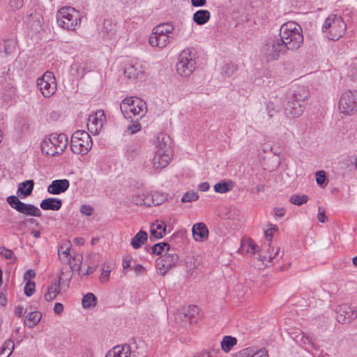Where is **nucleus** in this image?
Wrapping results in <instances>:
<instances>
[{
	"instance_id": "obj_1",
	"label": "nucleus",
	"mask_w": 357,
	"mask_h": 357,
	"mask_svg": "<svg viewBox=\"0 0 357 357\" xmlns=\"http://www.w3.org/2000/svg\"><path fill=\"white\" fill-rule=\"evenodd\" d=\"M155 153L152 160L153 167L161 169L168 165L172 154V139L165 132L158 133L155 141Z\"/></svg>"
},
{
	"instance_id": "obj_2",
	"label": "nucleus",
	"mask_w": 357,
	"mask_h": 357,
	"mask_svg": "<svg viewBox=\"0 0 357 357\" xmlns=\"http://www.w3.org/2000/svg\"><path fill=\"white\" fill-rule=\"evenodd\" d=\"M280 39L287 50H298L303 44L301 27L294 22L283 24L280 29Z\"/></svg>"
},
{
	"instance_id": "obj_3",
	"label": "nucleus",
	"mask_w": 357,
	"mask_h": 357,
	"mask_svg": "<svg viewBox=\"0 0 357 357\" xmlns=\"http://www.w3.org/2000/svg\"><path fill=\"white\" fill-rule=\"evenodd\" d=\"M309 92L305 87H297L284 107L286 116L293 118L300 116L304 112Z\"/></svg>"
},
{
	"instance_id": "obj_4",
	"label": "nucleus",
	"mask_w": 357,
	"mask_h": 357,
	"mask_svg": "<svg viewBox=\"0 0 357 357\" xmlns=\"http://www.w3.org/2000/svg\"><path fill=\"white\" fill-rule=\"evenodd\" d=\"M68 144L67 136L63 134L52 133L41 142V150L47 155L55 156L61 154Z\"/></svg>"
},
{
	"instance_id": "obj_5",
	"label": "nucleus",
	"mask_w": 357,
	"mask_h": 357,
	"mask_svg": "<svg viewBox=\"0 0 357 357\" xmlns=\"http://www.w3.org/2000/svg\"><path fill=\"white\" fill-rule=\"evenodd\" d=\"M120 109L126 119H132V116L142 118L147 110L146 102L137 97L123 99L120 104Z\"/></svg>"
},
{
	"instance_id": "obj_6",
	"label": "nucleus",
	"mask_w": 357,
	"mask_h": 357,
	"mask_svg": "<svg viewBox=\"0 0 357 357\" xmlns=\"http://www.w3.org/2000/svg\"><path fill=\"white\" fill-rule=\"evenodd\" d=\"M346 26V24L341 17L331 15L325 20L322 26V31L328 39L337 40L344 34Z\"/></svg>"
},
{
	"instance_id": "obj_7",
	"label": "nucleus",
	"mask_w": 357,
	"mask_h": 357,
	"mask_svg": "<svg viewBox=\"0 0 357 357\" xmlns=\"http://www.w3.org/2000/svg\"><path fill=\"white\" fill-rule=\"evenodd\" d=\"M195 54L190 48L183 50L178 55L176 70L181 77H189L196 68Z\"/></svg>"
},
{
	"instance_id": "obj_8",
	"label": "nucleus",
	"mask_w": 357,
	"mask_h": 357,
	"mask_svg": "<svg viewBox=\"0 0 357 357\" xmlns=\"http://www.w3.org/2000/svg\"><path fill=\"white\" fill-rule=\"evenodd\" d=\"M80 21L78 11L70 6L63 7L56 13L57 24L64 29L75 30Z\"/></svg>"
},
{
	"instance_id": "obj_9",
	"label": "nucleus",
	"mask_w": 357,
	"mask_h": 357,
	"mask_svg": "<svg viewBox=\"0 0 357 357\" xmlns=\"http://www.w3.org/2000/svg\"><path fill=\"white\" fill-rule=\"evenodd\" d=\"M287 51L280 38H270L266 40L261 49V54L264 59L269 62L278 60L280 56L285 54Z\"/></svg>"
},
{
	"instance_id": "obj_10",
	"label": "nucleus",
	"mask_w": 357,
	"mask_h": 357,
	"mask_svg": "<svg viewBox=\"0 0 357 357\" xmlns=\"http://www.w3.org/2000/svg\"><path fill=\"white\" fill-rule=\"evenodd\" d=\"M93 145L89 134L84 130H77L71 137L70 149L74 153L84 155Z\"/></svg>"
},
{
	"instance_id": "obj_11",
	"label": "nucleus",
	"mask_w": 357,
	"mask_h": 357,
	"mask_svg": "<svg viewBox=\"0 0 357 357\" xmlns=\"http://www.w3.org/2000/svg\"><path fill=\"white\" fill-rule=\"evenodd\" d=\"M340 112L345 115H352L357 111V91H347L343 93L339 100Z\"/></svg>"
},
{
	"instance_id": "obj_12",
	"label": "nucleus",
	"mask_w": 357,
	"mask_h": 357,
	"mask_svg": "<svg viewBox=\"0 0 357 357\" xmlns=\"http://www.w3.org/2000/svg\"><path fill=\"white\" fill-rule=\"evenodd\" d=\"M37 86L45 98L51 97L56 90L54 74L50 71H46L42 77L38 78Z\"/></svg>"
},
{
	"instance_id": "obj_13",
	"label": "nucleus",
	"mask_w": 357,
	"mask_h": 357,
	"mask_svg": "<svg viewBox=\"0 0 357 357\" xmlns=\"http://www.w3.org/2000/svg\"><path fill=\"white\" fill-rule=\"evenodd\" d=\"M8 204L17 211L26 215L40 217L41 211L36 206L31 204H25L21 202L17 197L11 195L7 197Z\"/></svg>"
},
{
	"instance_id": "obj_14",
	"label": "nucleus",
	"mask_w": 357,
	"mask_h": 357,
	"mask_svg": "<svg viewBox=\"0 0 357 357\" xmlns=\"http://www.w3.org/2000/svg\"><path fill=\"white\" fill-rule=\"evenodd\" d=\"M178 261V256L175 253L167 252L160 256L156 260V266L159 273L161 275H165L169 269L176 266Z\"/></svg>"
},
{
	"instance_id": "obj_15",
	"label": "nucleus",
	"mask_w": 357,
	"mask_h": 357,
	"mask_svg": "<svg viewBox=\"0 0 357 357\" xmlns=\"http://www.w3.org/2000/svg\"><path fill=\"white\" fill-rule=\"evenodd\" d=\"M70 242H66L59 245L58 248L59 259L63 264H68L72 269L80 271L82 257H78V264H73L70 254Z\"/></svg>"
},
{
	"instance_id": "obj_16",
	"label": "nucleus",
	"mask_w": 357,
	"mask_h": 357,
	"mask_svg": "<svg viewBox=\"0 0 357 357\" xmlns=\"http://www.w3.org/2000/svg\"><path fill=\"white\" fill-rule=\"evenodd\" d=\"M336 319L340 324H349L357 317V312L347 304L337 306L336 309Z\"/></svg>"
},
{
	"instance_id": "obj_17",
	"label": "nucleus",
	"mask_w": 357,
	"mask_h": 357,
	"mask_svg": "<svg viewBox=\"0 0 357 357\" xmlns=\"http://www.w3.org/2000/svg\"><path fill=\"white\" fill-rule=\"evenodd\" d=\"M105 121V115L102 110H98L89 116L88 119V130L94 135L99 134Z\"/></svg>"
},
{
	"instance_id": "obj_18",
	"label": "nucleus",
	"mask_w": 357,
	"mask_h": 357,
	"mask_svg": "<svg viewBox=\"0 0 357 357\" xmlns=\"http://www.w3.org/2000/svg\"><path fill=\"white\" fill-rule=\"evenodd\" d=\"M143 74V66L137 61H132L124 69V75L130 79H136L142 77Z\"/></svg>"
},
{
	"instance_id": "obj_19",
	"label": "nucleus",
	"mask_w": 357,
	"mask_h": 357,
	"mask_svg": "<svg viewBox=\"0 0 357 357\" xmlns=\"http://www.w3.org/2000/svg\"><path fill=\"white\" fill-rule=\"evenodd\" d=\"M142 196L144 197V198H142L140 201H138L137 198L133 199V202L135 203V204L145 205L148 206H150L151 205L156 206L160 205L166 199L165 195L160 194L158 192L147 195H143Z\"/></svg>"
},
{
	"instance_id": "obj_20",
	"label": "nucleus",
	"mask_w": 357,
	"mask_h": 357,
	"mask_svg": "<svg viewBox=\"0 0 357 357\" xmlns=\"http://www.w3.org/2000/svg\"><path fill=\"white\" fill-rule=\"evenodd\" d=\"M69 186V181L66 178L54 180L47 187V192L52 195H59L66 192Z\"/></svg>"
},
{
	"instance_id": "obj_21",
	"label": "nucleus",
	"mask_w": 357,
	"mask_h": 357,
	"mask_svg": "<svg viewBox=\"0 0 357 357\" xmlns=\"http://www.w3.org/2000/svg\"><path fill=\"white\" fill-rule=\"evenodd\" d=\"M131 349L129 344L116 345L109 350L105 357H130Z\"/></svg>"
},
{
	"instance_id": "obj_22",
	"label": "nucleus",
	"mask_w": 357,
	"mask_h": 357,
	"mask_svg": "<svg viewBox=\"0 0 357 357\" xmlns=\"http://www.w3.org/2000/svg\"><path fill=\"white\" fill-rule=\"evenodd\" d=\"M192 231L193 238L197 241H203L208 236V228L203 222L195 224L192 227Z\"/></svg>"
},
{
	"instance_id": "obj_23",
	"label": "nucleus",
	"mask_w": 357,
	"mask_h": 357,
	"mask_svg": "<svg viewBox=\"0 0 357 357\" xmlns=\"http://www.w3.org/2000/svg\"><path fill=\"white\" fill-rule=\"evenodd\" d=\"M171 38L169 35H157L152 33L149 37V44L152 47H158L163 48L166 47L171 41Z\"/></svg>"
},
{
	"instance_id": "obj_24",
	"label": "nucleus",
	"mask_w": 357,
	"mask_h": 357,
	"mask_svg": "<svg viewBox=\"0 0 357 357\" xmlns=\"http://www.w3.org/2000/svg\"><path fill=\"white\" fill-rule=\"evenodd\" d=\"M62 206V200L59 198L50 197L43 199L40 206L43 210L58 211Z\"/></svg>"
},
{
	"instance_id": "obj_25",
	"label": "nucleus",
	"mask_w": 357,
	"mask_h": 357,
	"mask_svg": "<svg viewBox=\"0 0 357 357\" xmlns=\"http://www.w3.org/2000/svg\"><path fill=\"white\" fill-rule=\"evenodd\" d=\"M34 182L33 180H27L18 185L17 195L21 198L29 196L33 190Z\"/></svg>"
},
{
	"instance_id": "obj_26",
	"label": "nucleus",
	"mask_w": 357,
	"mask_h": 357,
	"mask_svg": "<svg viewBox=\"0 0 357 357\" xmlns=\"http://www.w3.org/2000/svg\"><path fill=\"white\" fill-rule=\"evenodd\" d=\"M61 277L59 276L57 282H54V284L47 287V291L45 294V298L47 301H52L61 292Z\"/></svg>"
},
{
	"instance_id": "obj_27",
	"label": "nucleus",
	"mask_w": 357,
	"mask_h": 357,
	"mask_svg": "<svg viewBox=\"0 0 357 357\" xmlns=\"http://www.w3.org/2000/svg\"><path fill=\"white\" fill-rule=\"evenodd\" d=\"M166 225L161 222L160 224H153L151 228V241H155L158 238H161L165 234Z\"/></svg>"
},
{
	"instance_id": "obj_28",
	"label": "nucleus",
	"mask_w": 357,
	"mask_h": 357,
	"mask_svg": "<svg viewBox=\"0 0 357 357\" xmlns=\"http://www.w3.org/2000/svg\"><path fill=\"white\" fill-rule=\"evenodd\" d=\"M210 17L211 13L208 10H199L193 14L192 20L197 25H203L208 22Z\"/></svg>"
},
{
	"instance_id": "obj_29",
	"label": "nucleus",
	"mask_w": 357,
	"mask_h": 357,
	"mask_svg": "<svg viewBox=\"0 0 357 357\" xmlns=\"http://www.w3.org/2000/svg\"><path fill=\"white\" fill-rule=\"evenodd\" d=\"M147 239V233L143 230H140L132 238L130 244L134 249L137 250L141 248V246L146 242Z\"/></svg>"
},
{
	"instance_id": "obj_30",
	"label": "nucleus",
	"mask_w": 357,
	"mask_h": 357,
	"mask_svg": "<svg viewBox=\"0 0 357 357\" xmlns=\"http://www.w3.org/2000/svg\"><path fill=\"white\" fill-rule=\"evenodd\" d=\"M116 24L112 22L111 20H105L103 22V27L102 29L104 37L112 39L116 34Z\"/></svg>"
},
{
	"instance_id": "obj_31",
	"label": "nucleus",
	"mask_w": 357,
	"mask_h": 357,
	"mask_svg": "<svg viewBox=\"0 0 357 357\" xmlns=\"http://www.w3.org/2000/svg\"><path fill=\"white\" fill-rule=\"evenodd\" d=\"M42 315L40 312L34 311L29 312L25 317L24 324L29 328H33L40 321Z\"/></svg>"
},
{
	"instance_id": "obj_32",
	"label": "nucleus",
	"mask_w": 357,
	"mask_h": 357,
	"mask_svg": "<svg viewBox=\"0 0 357 357\" xmlns=\"http://www.w3.org/2000/svg\"><path fill=\"white\" fill-rule=\"evenodd\" d=\"M174 31V26L169 23L160 24L153 28L152 33L157 35H169Z\"/></svg>"
},
{
	"instance_id": "obj_33",
	"label": "nucleus",
	"mask_w": 357,
	"mask_h": 357,
	"mask_svg": "<svg viewBox=\"0 0 357 357\" xmlns=\"http://www.w3.org/2000/svg\"><path fill=\"white\" fill-rule=\"evenodd\" d=\"M97 305V298L93 293H87L82 298L84 308H92Z\"/></svg>"
},
{
	"instance_id": "obj_34",
	"label": "nucleus",
	"mask_w": 357,
	"mask_h": 357,
	"mask_svg": "<svg viewBox=\"0 0 357 357\" xmlns=\"http://www.w3.org/2000/svg\"><path fill=\"white\" fill-rule=\"evenodd\" d=\"M237 343V340L231 336H225L221 342L222 349L225 352H229L232 347Z\"/></svg>"
},
{
	"instance_id": "obj_35",
	"label": "nucleus",
	"mask_w": 357,
	"mask_h": 357,
	"mask_svg": "<svg viewBox=\"0 0 357 357\" xmlns=\"http://www.w3.org/2000/svg\"><path fill=\"white\" fill-rule=\"evenodd\" d=\"M234 184L233 182L229 181H222L216 183L214 185V190L216 192L219 193H225L229 192L233 188Z\"/></svg>"
},
{
	"instance_id": "obj_36",
	"label": "nucleus",
	"mask_w": 357,
	"mask_h": 357,
	"mask_svg": "<svg viewBox=\"0 0 357 357\" xmlns=\"http://www.w3.org/2000/svg\"><path fill=\"white\" fill-rule=\"evenodd\" d=\"M140 146L137 143H132L126 146V155L128 160H133L139 153Z\"/></svg>"
},
{
	"instance_id": "obj_37",
	"label": "nucleus",
	"mask_w": 357,
	"mask_h": 357,
	"mask_svg": "<svg viewBox=\"0 0 357 357\" xmlns=\"http://www.w3.org/2000/svg\"><path fill=\"white\" fill-rule=\"evenodd\" d=\"M299 342L301 345L305 349L309 350L311 348H316V344L314 343L313 340L309 335H305L302 333L300 340H296Z\"/></svg>"
},
{
	"instance_id": "obj_38",
	"label": "nucleus",
	"mask_w": 357,
	"mask_h": 357,
	"mask_svg": "<svg viewBox=\"0 0 357 357\" xmlns=\"http://www.w3.org/2000/svg\"><path fill=\"white\" fill-rule=\"evenodd\" d=\"M14 349V342L12 340L6 341L0 349V357H8Z\"/></svg>"
},
{
	"instance_id": "obj_39",
	"label": "nucleus",
	"mask_w": 357,
	"mask_h": 357,
	"mask_svg": "<svg viewBox=\"0 0 357 357\" xmlns=\"http://www.w3.org/2000/svg\"><path fill=\"white\" fill-rule=\"evenodd\" d=\"M308 200V197L305 195H293L289 198V202L291 204L301 206L303 204H305Z\"/></svg>"
},
{
	"instance_id": "obj_40",
	"label": "nucleus",
	"mask_w": 357,
	"mask_h": 357,
	"mask_svg": "<svg viewBox=\"0 0 357 357\" xmlns=\"http://www.w3.org/2000/svg\"><path fill=\"white\" fill-rule=\"evenodd\" d=\"M165 250L167 252H169L170 250L169 244L165 242L156 243L152 247V252L157 255H161Z\"/></svg>"
},
{
	"instance_id": "obj_41",
	"label": "nucleus",
	"mask_w": 357,
	"mask_h": 357,
	"mask_svg": "<svg viewBox=\"0 0 357 357\" xmlns=\"http://www.w3.org/2000/svg\"><path fill=\"white\" fill-rule=\"evenodd\" d=\"M199 199V195L194 191H188L184 194L181 199L182 202H190L197 201Z\"/></svg>"
},
{
	"instance_id": "obj_42",
	"label": "nucleus",
	"mask_w": 357,
	"mask_h": 357,
	"mask_svg": "<svg viewBox=\"0 0 357 357\" xmlns=\"http://www.w3.org/2000/svg\"><path fill=\"white\" fill-rule=\"evenodd\" d=\"M111 273V268L109 266L104 264L102 268V273L100 276V281L102 283L107 282L109 278V274Z\"/></svg>"
},
{
	"instance_id": "obj_43",
	"label": "nucleus",
	"mask_w": 357,
	"mask_h": 357,
	"mask_svg": "<svg viewBox=\"0 0 357 357\" xmlns=\"http://www.w3.org/2000/svg\"><path fill=\"white\" fill-rule=\"evenodd\" d=\"M35 291V282L28 281L24 287V294L27 296H31Z\"/></svg>"
},
{
	"instance_id": "obj_44",
	"label": "nucleus",
	"mask_w": 357,
	"mask_h": 357,
	"mask_svg": "<svg viewBox=\"0 0 357 357\" xmlns=\"http://www.w3.org/2000/svg\"><path fill=\"white\" fill-rule=\"evenodd\" d=\"M0 254L6 259H10L14 256V253L11 250L7 249L4 247L0 248Z\"/></svg>"
},
{
	"instance_id": "obj_45",
	"label": "nucleus",
	"mask_w": 357,
	"mask_h": 357,
	"mask_svg": "<svg viewBox=\"0 0 357 357\" xmlns=\"http://www.w3.org/2000/svg\"><path fill=\"white\" fill-rule=\"evenodd\" d=\"M250 357H268L266 351L264 349H259L255 351L251 348Z\"/></svg>"
},
{
	"instance_id": "obj_46",
	"label": "nucleus",
	"mask_w": 357,
	"mask_h": 357,
	"mask_svg": "<svg viewBox=\"0 0 357 357\" xmlns=\"http://www.w3.org/2000/svg\"><path fill=\"white\" fill-rule=\"evenodd\" d=\"M317 183L319 185L324 184L326 180V174L324 171H319L315 174Z\"/></svg>"
},
{
	"instance_id": "obj_47",
	"label": "nucleus",
	"mask_w": 357,
	"mask_h": 357,
	"mask_svg": "<svg viewBox=\"0 0 357 357\" xmlns=\"http://www.w3.org/2000/svg\"><path fill=\"white\" fill-rule=\"evenodd\" d=\"M277 230L278 227L275 225L271 224L270 227L264 231V234L268 241H271L273 232Z\"/></svg>"
},
{
	"instance_id": "obj_48",
	"label": "nucleus",
	"mask_w": 357,
	"mask_h": 357,
	"mask_svg": "<svg viewBox=\"0 0 357 357\" xmlns=\"http://www.w3.org/2000/svg\"><path fill=\"white\" fill-rule=\"evenodd\" d=\"M93 208L89 205L83 204L80 207V213L83 215H92Z\"/></svg>"
},
{
	"instance_id": "obj_49",
	"label": "nucleus",
	"mask_w": 357,
	"mask_h": 357,
	"mask_svg": "<svg viewBox=\"0 0 357 357\" xmlns=\"http://www.w3.org/2000/svg\"><path fill=\"white\" fill-rule=\"evenodd\" d=\"M9 5L13 10H19L23 6V0H10Z\"/></svg>"
},
{
	"instance_id": "obj_50",
	"label": "nucleus",
	"mask_w": 357,
	"mask_h": 357,
	"mask_svg": "<svg viewBox=\"0 0 357 357\" xmlns=\"http://www.w3.org/2000/svg\"><path fill=\"white\" fill-rule=\"evenodd\" d=\"M223 70H224V73L227 75L231 76V75L234 74V73L236 71V68L233 65L226 64L223 67Z\"/></svg>"
},
{
	"instance_id": "obj_51",
	"label": "nucleus",
	"mask_w": 357,
	"mask_h": 357,
	"mask_svg": "<svg viewBox=\"0 0 357 357\" xmlns=\"http://www.w3.org/2000/svg\"><path fill=\"white\" fill-rule=\"evenodd\" d=\"M317 218L319 222H323V223L328 221V218L326 215L325 211L324 209H322L321 207H320V206L319 207V213L317 215Z\"/></svg>"
},
{
	"instance_id": "obj_52",
	"label": "nucleus",
	"mask_w": 357,
	"mask_h": 357,
	"mask_svg": "<svg viewBox=\"0 0 357 357\" xmlns=\"http://www.w3.org/2000/svg\"><path fill=\"white\" fill-rule=\"evenodd\" d=\"M258 250H259V246L253 241H250L248 242V249L247 251L248 252L254 254L256 252H258Z\"/></svg>"
},
{
	"instance_id": "obj_53",
	"label": "nucleus",
	"mask_w": 357,
	"mask_h": 357,
	"mask_svg": "<svg viewBox=\"0 0 357 357\" xmlns=\"http://www.w3.org/2000/svg\"><path fill=\"white\" fill-rule=\"evenodd\" d=\"M140 129L141 125L137 122H135L132 125H130L128 128V130L130 132L131 134L136 133L137 132L139 131Z\"/></svg>"
},
{
	"instance_id": "obj_54",
	"label": "nucleus",
	"mask_w": 357,
	"mask_h": 357,
	"mask_svg": "<svg viewBox=\"0 0 357 357\" xmlns=\"http://www.w3.org/2000/svg\"><path fill=\"white\" fill-rule=\"evenodd\" d=\"M251 348H246L238 351L234 357H250Z\"/></svg>"
},
{
	"instance_id": "obj_55",
	"label": "nucleus",
	"mask_w": 357,
	"mask_h": 357,
	"mask_svg": "<svg viewBox=\"0 0 357 357\" xmlns=\"http://www.w3.org/2000/svg\"><path fill=\"white\" fill-rule=\"evenodd\" d=\"M63 311V305L61 303H56L54 307V312L56 314H61Z\"/></svg>"
},
{
	"instance_id": "obj_56",
	"label": "nucleus",
	"mask_w": 357,
	"mask_h": 357,
	"mask_svg": "<svg viewBox=\"0 0 357 357\" xmlns=\"http://www.w3.org/2000/svg\"><path fill=\"white\" fill-rule=\"evenodd\" d=\"M191 4L194 7H202L206 4V0H191Z\"/></svg>"
},
{
	"instance_id": "obj_57",
	"label": "nucleus",
	"mask_w": 357,
	"mask_h": 357,
	"mask_svg": "<svg viewBox=\"0 0 357 357\" xmlns=\"http://www.w3.org/2000/svg\"><path fill=\"white\" fill-rule=\"evenodd\" d=\"M275 215L278 217H283L285 215V209L284 208H275Z\"/></svg>"
},
{
	"instance_id": "obj_58",
	"label": "nucleus",
	"mask_w": 357,
	"mask_h": 357,
	"mask_svg": "<svg viewBox=\"0 0 357 357\" xmlns=\"http://www.w3.org/2000/svg\"><path fill=\"white\" fill-rule=\"evenodd\" d=\"M131 263V257H126L123 259V269H126L130 268Z\"/></svg>"
},
{
	"instance_id": "obj_59",
	"label": "nucleus",
	"mask_w": 357,
	"mask_h": 357,
	"mask_svg": "<svg viewBox=\"0 0 357 357\" xmlns=\"http://www.w3.org/2000/svg\"><path fill=\"white\" fill-rule=\"evenodd\" d=\"M134 271L137 275H141L144 272L145 268L142 265L137 264L134 267Z\"/></svg>"
},
{
	"instance_id": "obj_60",
	"label": "nucleus",
	"mask_w": 357,
	"mask_h": 357,
	"mask_svg": "<svg viewBox=\"0 0 357 357\" xmlns=\"http://www.w3.org/2000/svg\"><path fill=\"white\" fill-rule=\"evenodd\" d=\"M198 188L199 190L206 192L209 189L210 185L208 182H203L199 185Z\"/></svg>"
},
{
	"instance_id": "obj_61",
	"label": "nucleus",
	"mask_w": 357,
	"mask_h": 357,
	"mask_svg": "<svg viewBox=\"0 0 357 357\" xmlns=\"http://www.w3.org/2000/svg\"><path fill=\"white\" fill-rule=\"evenodd\" d=\"M23 312L24 307L22 306L18 305L17 307H15V313L17 317H21L23 314Z\"/></svg>"
},
{
	"instance_id": "obj_62",
	"label": "nucleus",
	"mask_w": 357,
	"mask_h": 357,
	"mask_svg": "<svg viewBox=\"0 0 357 357\" xmlns=\"http://www.w3.org/2000/svg\"><path fill=\"white\" fill-rule=\"evenodd\" d=\"M96 267L89 266L86 272L79 273V275H86L93 273L96 271Z\"/></svg>"
},
{
	"instance_id": "obj_63",
	"label": "nucleus",
	"mask_w": 357,
	"mask_h": 357,
	"mask_svg": "<svg viewBox=\"0 0 357 357\" xmlns=\"http://www.w3.org/2000/svg\"><path fill=\"white\" fill-rule=\"evenodd\" d=\"M7 303L6 297L3 293H0V305L4 306Z\"/></svg>"
},
{
	"instance_id": "obj_64",
	"label": "nucleus",
	"mask_w": 357,
	"mask_h": 357,
	"mask_svg": "<svg viewBox=\"0 0 357 357\" xmlns=\"http://www.w3.org/2000/svg\"><path fill=\"white\" fill-rule=\"evenodd\" d=\"M36 275L35 273L32 270H28L24 275V278H26L29 276L30 278H34Z\"/></svg>"
}]
</instances>
